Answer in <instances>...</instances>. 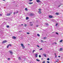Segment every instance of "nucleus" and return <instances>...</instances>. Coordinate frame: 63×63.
I'll return each mask as SVG.
<instances>
[{"mask_svg":"<svg viewBox=\"0 0 63 63\" xmlns=\"http://www.w3.org/2000/svg\"><path fill=\"white\" fill-rule=\"evenodd\" d=\"M43 41L42 40H41V42H43Z\"/></svg>","mask_w":63,"mask_h":63,"instance_id":"nucleus-54","label":"nucleus"},{"mask_svg":"<svg viewBox=\"0 0 63 63\" xmlns=\"http://www.w3.org/2000/svg\"><path fill=\"white\" fill-rule=\"evenodd\" d=\"M28 18H29L28 17H27L26 18V20H27L28 19Z\"/></svg>","mask_w":63,"mask_h":63,"instance_id":"nucleus-12","label":"nucleus"},{"mask_svg":"<svg viewBox=\"0 0 63 63\" xmlns=\"http://www.w3.org/2000/svg\"><path fill=\"white\" fill-rule=\"evenodd\" d=\"M44 39H46L47 38V37H44Z\"/></svg>","mask_w":63,"mask_h":63,"instance_id":"nucleus-31","label":"nucleus"},{"mask_svg":"<svg viewBox=\"0 0 63 63\" xmlns=\"http://www.w3.org/2000/svg\"><path fill=\"white\" fill-rule=\"evenodd\" d=\"M46 25H48V23H46Z\"/></svg>","mask_w":63,"mask_h":63,"instance_id":"nucleus-24","label":"nucleus"},{"mask_svg":"<svg viewBox=\"0 0 63 63\" xmlns=\"http://www.w3.org/2000/svg\"><path fill=\"white\" fill-rule=\"evenodd\" d=\"M56 34H57V35H58V33H57V32H56Z\"/></svg>","mask_w":63,"mask_h":63,"instance_id":"nucleus-22","label":"nucleus"},{"mask_svg":"<svg viewBox=\"0 0 63 63\" xmlns=\"http://www.w3.org/2000/svg\"><path fill=\"white\" fill-rule=\"evenodd\" d=\"M27 34H29V33L28 32H27Z\"/></svg>","mask_w":63,"mask_h":63,"instance_id":"nucleus-33","label":"nucleus"},{"mask_svg":"<svg viewBox=\"0 0 63 63\" xmlns=\"http://www.w3.org/2000/svg\"><path fill=\"white\" fill-rule=\"evenodd\" d=\"M39 14H41V11H39Z\"/></svg>","mask_w":63,"mask_h":63,"instance_id":"nucleus-16","label":"nucleus"},{"mask_svg":"<svg viewBox=\"0 0 63 63\" xmlns=\"http://www.w3.org/2000/svg\"><path fill=\"white\" fill-rule=\"evenodd\" d=\"M7 60H10V58H8L7 59Z\"/></svg>","mask_w":63,"mask_h":63,"instance_id":"nucleus-21","label":"nucleus"},{"mask_svg":"<svg viewBox=\"0 0 63 63\" xmlns=\"http://www.w3.org/2000/svg\"><path fill=\"white\" fill-rule=\"evenodd\" d=\"M9 46H12V45L11 44H9L8 45Z\"/></svg>","mask_w":63,"mask_h":63,"instance_id":"nucleus-37","label":"nucleus"},{"mask_svg":"<svg viewBox=\"0 0 63 63\" xmlns=\"http://www.w3.org/2000/svg\"><path fill=\"white\" fill-rule=\"evenodd\" d=\"M56 15H59V13H56Z\"/></svg>","mask_w":63,"mask_h":63,"instance_id":"nucleus-13","label":"nucleus"},{"mask_svg":"<svg viewBox=\"0 0 63 63\" xmlns=\"http://www.w3.org/2000/svg\"><path fill=\"white\" fill-rule=\"evenodd\" d=\"M54 44H57V43H56V42H55V43H54Z\"/></svg>","mask_w":63,"mask_h":63,"instance_id":"nucleus-41","label":"nucleus"},{"mask_svg":"<svg viewBox=\"0 0 63 63\" xmlns=\"http://www.w3.org/2000/svg\"><path fill=\"white\" fill-rule=\"evenodd\" d=\"M25 10L26 11H27V8H25Z\"/></svg>","mask_w":63,"mask_h":63,"instance_id":"nucleus-23","label":"nucleus"},{"mask_svg":"<svg viewBox=\"0 0 63 63\" xmlns=\"http://www.w3.org/2000/svg\"><path fill=\"white\" fill-rule=\"evenodd\" d=\"M7 43V41H6V40L2 42V43Z\"/></svg>","mask_w":63,"mask_h":63,"instance_id":"nucleus-4","label":"nucleus"},{"mask_svg":"<svg viewBox=\"0 0 63 63\" xmlns=\"http://www.w3.org/2000/svg\"><path fill=\"white\" fill-rule=\"evenodd\" d=\"M35 56L36 57H38V54H35Z\"/></svg>","mask_w":63,"mask_h":63,"instance_id":"nucleus-5","label":"nucleus"},{"mask_svg":"<svg viewBox=\"0 0 63 63\" xmlns=\"http://www.w3.org/2000/svg\"><path fill=\"white\" fill-rule=\"evenodd\" d=\"M42 49H43V48H41V49H40L39 50H42Z\"/></svg>","mask_w":63,"mask_h":63,"instance_id":"nucleus-35","label":"nucleus"},{"mask_svg":"<svg viewBox=\"0 0 63 63\" xmlns=\"http://www.w3.org/2000/svg\"><path fill=\"white\" fill-rule=\"evenodd\" d=\"M39 57H41V55H39Z\"/></svg>","mask_w":63,"mask_h":63,"instance_id":"nucleus-29","label":"nucleus"},{"mask_svg":"<svg viewBox=\"0 0 63 63\" xmlns=\"http://www.w3.org/2000/svg\"><path fill=\"white\" fill-rule=\"evenodd\" d=\"M21 25H23V24H21Z\"/></svg>","mask_w":63,"mask_h":63,"instance_id":"nucleus-51","label":"nucleus"},{"mask_svg":"<svg viewBox=\"0 0 63 63\" xmlns=\"http://www.w3.org/2000/svg\"><path fill=\"white\" fill-rule=\"evenodd\" d=\"M37 47H40V46H39L38 45H37Z\"/></svg>","mask_w":63,"mask_h":63,"instance_id":"nucleus-27","label":"nucleus"},{"mask_svg":"<svg viewBox=\"0 0 63 63\" xmlns=\"http://www.w3.org/2000/svg\"><path fill=\"white\" fill-rule=\"evenodd\" d=\"M37 35L38 36V37H40V35H39V34H37Z\"/></svg>","mask_w":63,"mask_h":63,"instance_id":"nucleus-17","label":"nucleus"},{"mask_svg":"<svg viewBox=\"0 0 63 63\" xmlns=\"http://www.w3.org/2000/svg\"><path fill=\"white\" fill-rule=\"evenodd\" d=\"M9 52L11 54H13V52H12V51H11L10 50H9Z\"/></svg>","mask_w":63,"mask_h":63,"instance_id":"nucleus-1","label":"nucleus"},{"mask_svg":"<svg viewBox=\"0 0 63 63\" xmlns=\"http://www.w3.org/2000/svg\"><path fill=\"white\" fill-rule=\"evenodd\" d=\"M33 2H29V4H33Z\"/></svg>","mask_w":63,"mask_h":63,"instance_id":"nucleus-11","label":"nucleus"},{"mask_svg":"<svg viewBox=\"0 0 63 63\" xmlns=\"http://www.w3.org/2000/svg\"><path fill=\"white\" fill-rule=\"evenodd\" d=\"M35 51V50H33V51H32V53H34V51Z\"/></svg>","mask_w":63,"mask_h":63,"instance_id":"nucleus-18","label":"nucleus"},{"mask_svg":"<svg viewBox=\"0 0 63 63\" xmlns=\"http://www.w3.org/2000/svg\"><path fill=\"white\" fill-rule=\"evenodd\" d=\"M40 0H36V1L37 2H38H38H40Z\"/></svg>","mask_w":63,"mask_h":63,"instance_id":"nucleus-10","label":"nucleus"},{"mask_svg":"<svg viewBox=\"0 0 63 63\" xmlns=\"http://www.w3.org/2000/svg\"><path fill=\"white\" fill-rule=\"evenodd\" d=\"M60 6H61V5H59L58 6V7H60Z\"/></svg>","mask_w":63,"mask_h":63,"instance_id":"nucleus-46","label":"nucleus"},{"mask_svg":"<svg viewBox=\"0 0 63 63\" xmlns=\"http://www.w3.org/2000/svg\"><path fill=\"white\" fill-rule=\"evenodd\" d=\"M39 11H41V9H39Z\"/></svg>","mask_w":63,"mask_h":63,"instance_id":"nucleus-32","label":"nucleus"},{"mask_svg":"<svg viewBox=\"0 0 63 63\" xmlns=\"http://www.w3.org/2000/svg\"><path fill=\"white\" fill-rule=\"evenodd\" d=\"M23 47L22 48L24 49L25 48V47L24 46L23 47Z\"/></svg>","mask_w":63,"mask_h":63,"instance_id":"nucleus-28","label":"nucleus"},{"mask_svg":"<svg viewBox=\"0 0 63 63\" xmlns=\"http://www.w3.org/2000/svg\"><path fill=\"white\" fill-rule=\"evenodd\" d=\"M28 45H29V46H30V44H28Z\"/></svg>","mask_w":63,"mask_h":63,"instance_id":"nucleus-53","label":"nucleus"},{"mask_svg":"<svg viewBox=\"0 0 63 63\" xmlns=\"http://www.w3.org/2000/svg\"><path fill=\"white\" fill-rule=\"evenodd\" d=\"M55 57H57V56L55 55Z\"/></svg>","mask_w":63,"mask_h":63,"instance_id":"nucleus-49","label":"nucleus"},{"mask_svg":"<svg viewBox=\"0 0 63 63\" xmlns=\"http://www.w3.org/2000/svg\"><path fill=\"white\" fill-rule=\"evenodd\" d=\"M45 61H44L43 62V63H45Z\"/></svg>","mask_w":63,"mask_h":63,"instance_id":"nucleus-30","label":"nucleus"},{"mask_svg":"<svg viewBox=\"0 0 63 63\" xmlns=\"http://www.w3.org/2000/svg\"><path fill=\"white\" fill-rule=\"evenodd\" d=\"M0 16H2V15L1 14H0Z\"/></svg>","mask_w":63,"mask_h":63,"instance_id":"nucleus-45","label":"nucleus"},{"mask_svg":"<svg viewBox=\"0 0 63 63\" xmlns=\"http://www.w3.org/2000/svg\"><path fill=\"white\" fill-rule=\"evenodd\" d=\"M25 26H26V24H25Z\"/></svg>","mask_w":63,"mask_h":63,"instance_id":"nucleus-43","label":"nucleus"},{"mask_svg":"<svg viewBox=\"0 0 63 63\" xmlns=\"http://www.w3.org/2000/svg\"><path fill=\"white\" fill-rule=\"evenodd\" d=\"M11 13L7 14V16H11Z\"/></svg>","mask_w":63,"mask_h":63,"instance_id":"nucleus-3","label":"nucleus"},{"mask_svg":"<svg viewBox=\"0 0 63 63\" xmlns=\"http://www.w3.org/2000/svg\"><path fill=\"white\" fill-rule=\"evenodd\" d=\"M57 25H58V24L57 23V24H56V26H57Z\"/></svg>","mask_w":63,"mask_h":63,"instance_id":"nucleus-38","label":"nucleus"},{"mask_svg":"<svg viewBox=\"0 0 63 63\" xmlns=\"http://www.w3.org/2000/svg\"><path fill=\"white\" fill-rule=\"evenodd\" d=\"M56 62H57V61H56Z\"/></svg>","mask_w":63,"mask_h":63,"instance_id":"nucleus-55","label":"nucleus"},{"mask_svg":"<svg viewBox=\"0 0 63 63\" xmlns=\"http://www.w3.org/2000/svg\"><path fill=\"white\" fill-rule=\"evenodd\" d=\"M7 27V28H9V26H6Z\"/></svg>","mask_w":63,"mask_h":63,"instance_id":"nucleus-25","label":"nucleus"},{"mask_svg":"<svg viewBox=\"0 0 63 63\" xmlns=\"http://www.w3.org/2000/svg\"><path fill=\"white\" fill-rule=\"evenodd\" d=\"M21 46L22 47H23L24 46V45H23V44H22V43L21 44Z\"/></svg>","mask_w":63,"mask_h":63,"instance_id":"nucleus-9","label":"nucleus"},{"mask_svg":"<svg viewBox=\"0 0 63 63\" xmlns=\"http://www.w3.org/2000/svg\"><path fill=\"white\" fill-rule=\"evenodd\" d=\"M43 55H44L45 57H47V56H46V55L45 54H43Z\"/></svg>","mask_w":63,"mask_h":63,"instance_id":"nucleus-6","label":"nucleus"},{"mask_svg":"<svg viewBox=\"0 0 63 63\" xmlns=\"http://www.w3.org/2000/svg\"><path fill=\"white\" fill-rule=\"evenodd\" d=\"M15 14H16V12H14V15H15Z\"/></svg>","mask_w":63,"mask_h":63,"instance_id":"nucleus-40","label":"nucleus"},{"mask_svg":"<svg viewBox=\"0 0 63 63\" xmlns=\"http://www.w3.org/2000/svg\"><path fill=\"white\" fill-rule=\"evenodd\" d=\"M33 0H29L30 1H32Z\"/></svg>","mask_w":63,"mask_h":63,"instance_id":"nucleus-44","label":"nucleus"},{"mask_svg":"<svg viewBox=\"0 0 63 63\" xmlns=\"http://www.w3.org/2000/svg\"><path fill=\"white\" fill-rule=\"evenodd\" d=\"M49 17L50 18H52L53 17V16H52L50 15L49 16Z\"/></svg>","mask_w":63,"mask_h":63,"instance_id":"nucleus-2","label":"nucleus"},{"mask_svg":"<svg viewBox=\"0 0 63 63\" xmlns=\"http://www.w3.org/2000/svg\"><path fill=\"white\" fill-rule=\"evenodd\" d=\"M17 13H18V11H17L16 13V14H17Z\"/></svg>","mask_w":63,"mask_h":63,"instance_id":"nucleus-48","label":"nucleus"},{"mask_svg":"<svg viewBox=\"0 0 63 63\" xmlns=\"http://www.w3.org/2000/svg\"><path fill=\"white\" fill-rule=\"evenodd\" d=\"M38 26H39V25H37L36 26V27H38Z\"/></svg>","mask_w":63,"mask_h":63,"instance_id":"nucleus-39","label":"nucleus"},{"mask_svg":"<svg viewBox=\"0 0 63 63\" xmlns=\"http://www.w3.org/2000/svg\"><path fill=\"white\" fill-rule=\"evenodd\" d=\"M47 63H49V62L48 61H47Z\"/></svg>","mask_w":63,"mask_h":63,"instance_id":"nucleus-36","label":"nucleus"},{"mask_svg":"<svg viewBox=\"0 0 63 63\" xmlns=\"http://www.w3.org/2000/svg\"><path fill=\"white\" fill-rule=\"evenodd\" d=\"M5 0H3V1H5Z\"/></svg>","mask_w":63,"mask_h":63,"instance_id":"nucleus-50","label":"nucleus"},{"mask_svg":"<svg viewBox=\"0 0 63 63\" xmlns=\"http://www.w3.org/2000/svg\"><path fill=\"white\" fill-rule=\"evenodd\" d=\"M12 38L13 39H16V37L15 36H13Z\"/></svg>","mask_w":63,"mask_h":63,"instance_id":"nucleus-7","label":"nucleus"},{"mask_svg":"<svg viewBox=\"0 0 63 63\" xmlns=\"http://www.w3.org/2000/svg\"><path fill=\"white\" fill-rule=\"evenodd\" d=\"M62 48H61L60 49V50H59L60 51H62Z\"/></svg>","mask_w":63,"mask_h":63,"instance_id":"nucleus-8","label":"nucleus"},{"mask_svg":"<svg viewBox=\"0 0 63 63\" xmlns=\"http://www.w3.org/2000/svg\"><path fill=\"white\" fill-rule=\"evenodd\" d=\"M9 45H8L7 46V48H8V47H9Z\"/></svg>","mask_w":63,"mask_h":63,"instance_id":"nucleus-34","label":"nucleus"},{"mask_svg":"<svg viewBox=\"0 0 63 63\" xmlns=\"http://www.w3.org/2000/svg\"><path fill=\"white\" fill-rule=\"evenodd\" d=\"M33 24H31L30 25L31 26H33Z\"/></svg>","mask_w":63,"mask_h":63,"instance_id":"nucleus-26","label":"nucleus"},{"mask_svg":"<svg viewBox=\"0 0 63 63\" xmlns=\"http://www.w3.org/2000/svg\"><path fill=\"white\" fill-rule=\"evenodd\" d=\"M18 59L19 60H21V58H20V57H19L18 58Z\"/></svg>","mask_w":63,"mask_h":63,"instance_id":"nucleus-20","label":"nucleus"},{"mask_svg":"<svg viewBox=\"0 0 63 63\" xmlns=\"http://www.w3.org/2000/svg\"><path fill=\"white\" fill-rule=\"evenodd\" d=\"M58 57H59V58H60V56H58Z\"/></svg>","mask_w":63,"mask_h":63,"instance_id":"nucleus-47","label":"nucleus"},{"mask_svg":"<svg viewBox=\"0 0 63 63\" xmlns=\"http://www.w3.org/2000/svg\"><path fill=\"white\" fill-rule=\"evenodd\" d=\"M49 60H50L49 58H47V60L49 61Z\"/></svg>","mask_w":63,"mask_h":63,"instance_id":"nucleus-19","label":"nucleus"},{"mask_svg":"<svg viewBox=\"0 0 63 63\" xmlns=\"http://www.w3.org/2000/svg\"><path fill=\"white\" fill-rule=\"evenodd\" d=\"M55 55H56V54H55Z\"/></svg>","mask_w":63,"mask_h":63,"instance_id":"nucleus-56","label":"nucleus"},{"mask_svg":"<svg viewBox=\"0 0 63 63\" xmlns=\"http://www.w3.org/2000/svg\"><path fill=\"white\" fill-rule=\"evenodd\" d=\"M41 59L42 60H43V58H42Z\"/></svg>","mask_w":63,"mask_h":63,"instance_id":"nucleus-52","label":"nucleus"},{"mask_svg":"<svg viewBox=\"0 0 63 63\" xmlns=\"http://www.w3.org/2000/svg\"><path fill=\"white\" fill-rule=\"evenodd\" d=\"M36 61H38V62H39V61H40V60L38 59H36Z\"/></svg>","mask_w":63,"mask_h":63,"instance_id":"nucleus-14","label":"nucleus"},{"mask_svg":"<svg viewBox=\"0 0 63 63\" xmlns=\"http://www.w3.org/2000/svg\"><path fill=\"white\" fill-rule=\"evenodd\" d=\"M63 41V40H61L60 41V43H61V42H62Z\"/></svg>","mask_w":63,"mask_h":63,"instance_id":"nucleus-15","label":"nucleus"},{"mask_svg":"<svg viewBox=\"0 0 63 63\" xmlns=\"http://www.w3.org/2000/svg\"><path fill=\"white\" fill-rule=\"evenodd\" d=\"M31 16H32L33 15V14H31Z\"/></svg>","mask_w":63,"mask_h":63,"instance_id":"nucleus-42","label":"nucleus"}]
</instances>
